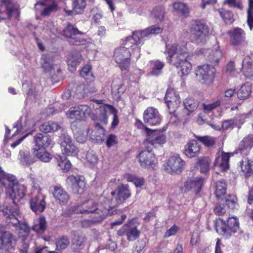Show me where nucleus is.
<instances>
[{
  "label": "nucleus",
  "instance_id": "obj_44",
  "mask_svg": "<svg viewBox=\"0 0 253 253\" xmlns=\"http://www.w3.org/2000/svg\"><path fill=\"white\" fill-rule=\"evenodd\" d=\"M226 184L223 180L216 182L215 195L218 199H223V197L226 192Z\"/></svg>",
  "mask_w": 253,
  "mask_h": 253
},
{
  "label": "nucleus",
  "instance_id": "obj_62",
  "mask_svg": "<svg viewBox=\"0 0 253 253\" xmlns=\"http://www.w3.org/2000/svg\"><path fill=\"white\" fill-rule=\"evenodd\" d=\"M57 10V5L53 3L51 5L44 8V10L41 12V14L43 16H46L50 15V14Z\"/></svg>",
  "mask_w": 253,
  "mask_h": 253
},
{
  "label": "nucleus",
  "instance_id": "obj_18",
  "mask_svg": "<svg viewBox=\"0 0 253 253\" xmlns=\"http://www.w3.org/2000/svg\"><path fill=\"white\" fill-rule=\"evenodd\" d=\"M14 245V238L10 232L7 231L1 233L0 235V250L2 253H8Z\"/></svg>",
  "mask_w": 253,
  "mask_h": 253
},
{
  "label": "nucleus",
  "instance_id": "obj_31",
  "mask_svg": "<svg viewBox=\"0 0 253 253\" xmlns=\"http://www.w3.org/2000/svg\"><path fill=\"white\" fill-rule=\"evenodd\" d=\"M71 128L77 141L79 143H84L86 140L88 132L82 128L78 127L75 123H72Z\"/></svg>",
  "mask_w": 253,
  "mask_h": 253
},
{
  "label": "nucleus",
  "instance_id": "obj_5",
  "mask_svg": "<svg viewBox=\"0 0 253 253\" xmlns=\"http://www.w3.org/2000/svg\"><path fill=\"white\" fill-rule=\"evenodd\" d=\"M214 68L208 64L198 66L195 69L196 78L200 83L209 84L214 78Z\"/></svg>",
  "mask_w": 253,
  "mask_h": 253
},
{
  "label": "nucleus",
  "instance_id": "obj_46",
  "mask_svg": "<svg viewBox=\"0 0 253 253\" xmlns=\"http://www.w3.org/2000/svg\"><path fill=\"white\" fill-rule=\"evenodd\" d=\"M33 126V124H30L29 121L27 117H21L17 121L15 127L17 128V130L22 131L28 130Z\"/></svg>",
  "mask_w": 253,
  "mask_h": 253
},
{
  "label": "nucleus",
  "instance_id": "obj_24",
  "mask_svg": "<svg viewBox=\"0 0 253 253\" xmlns=\"http://www.w3.org/2000/svg\"><path fill=\"white\" fill-rule=\"evenodd\" d=\"M34 141L36 147L39 149L46 148L53 143V138L47 134L37 133L34 136Z\"/></svg>",
  "mask_w": 253,
  "mask_h": 253
},
{
  "label": "nucleus",
  "instance_id": "obj_2",
  "mask_svg": "<svg viewBox=\"0 0 253 253\" xmlns=\"http://www.w3.org/2000/svg\"><path fill=\"white\" fill-rule=\"evenodd\" d=\"M82 208L77 211L78 213L89 214L90 213H96L100 214V219L99 221H101L105 219L107 215H112L117 213V210L114 206H111L109 204L106 205L102 208V206L98 205V204L91 200L85 201L82 205Z\"/></svg>",
  "mask_w": 253,
  "mask_h": 253
},
{
  "label": "nucleus",
  "instance_id": "obj_45",
  "mask_svg": "<svg viewBox=\"0 0 253 253\" xmlns=\"http://www.w3.org/2000/svg\"><path fill=\"white\" fill-rule=\"evenodd\" d=\"M183 104L185 109L189 112L187 115H189L190 113L194 112L197 108L199 102L194 99L187 98L185 100Z\"/></svg>",
  "mask_w": 253,
  "mask_h": 253
},
{
  "label": "nucleus",
  "instance_id": "obj_55",
  "mask_svg": "<svg viewBox=\"0 0 253 253\" xmlns=\"http://www.w3.org/2000/svg\"><path fill=\"white\" fill-rule=\"evenodd\" d=\"M58 166L64 172L68 171L71 168V164L70 161L66 159L65 157H60L57 160Z\"/></svg>",
  "mask_w": 253,
  "mask_h": 253
},
{
  "label": "nucleus",
  "instance_id": "obj_39",
  "mask_svg": "<svg viewBox=\"0 0 253 253\" xmlns=\"http://www.w3.org/2000/svg\"><path fill=\"white\" fill-rule=\"evenodd\" d=\"M211 164L210 159L206 157L198 158L197 162V168L200 169L201 173H207L209 170V167Z\"/></svg>",
  "mask_w": 253,
  "mask_h": 253
},
{
  "label": "nucleus",
  "instance_id": "obj_17",
  "mask_svg": "<svg viewBox=\"0 0 253 253\" xmlns=\"http://www.w3.org/2000/svg\"><path fill=\"white\" fill-rule=\"evenodd\" d=\"M143 119L145 123L152 126L159 125L161 121L159 111L153 107H149L144 111Z\"/></svg>",
  "mask_w": 253,
  "mask_h": 253
},
{
  "label": "nucleus",
  "instance_id": "obj_60",
  "mask_svg": "<svg viewBox=\"0 0 253 253\" xmlns=\"http://www.w3.org/2000/svg\"><path fill=\"white\" fill-rule=\"evenodd\" d=\"M220 104L221 101L220 100H217L216 101L212 103L208 104L207 105L205 104H203V109L204 110L205 113H208L211 111L212 109L219 106L220 105Z\"/></svg>",
  "mask_w": 253,
  "mask_h": 253
},
{
  "label": "nucleus",
  "instance_id": "obj_41",
  "mask_svg": "<svg viewBox=\"0 0 253 253\" xmlns=\"http://www.w3.org/2000/svg\"><path fill=\"white\" fill-rule=\"evenodd\" d=\"M252 92V85L249 83H246L239 89L237 96L239 98L244 99L250 96Z\"/></svg>",
  "mask_w": 253,
  "mask_h": 253
},
{
  "label": "nucleus",
  "instance_id": "obj_26",
  "mask_svg": "<svg viewBox=\"0 0 253 253\" xmlns=\"http://www.w3.org/2000/svg\"><path fill=\"white\" fill-rule=\"evenodd\" d=\"M201 149L197 141L191 140L185 146L184 154L188 158H192L199 155Z\"/></svg>",
  "mask_w": 253,
  "mask_h": 253
},
{
  "label": "nucleus",
  "instance_id": "obj_22",
  "mask_svg": "<svg viewBox=\"0 0 253 253\" xmlns=\"http://www.w3.org/2000/svg\"><path fill=\"white\" fill-rule=\"evenodd\" d=\"M165 102L169 110L174 111L180 103V97L173 89H168L165 95Z\"/></svg>",
  "mask_w": 253,
  "mask_h": 253
},
{
  "label": "nucleus",
  "instance_id": "obj_6",
  "mask_svg": "<svg viewBox=\"0 0 253 253\" xmlns=\"http://www.w3.org/2000/svg\"><path fill=\"white\" fill-rule=\"evenodd\" d=\"M191 32L197 42L204 43L209 35L208 26L201 21H195L192 25Z\"/></svg>",
  "mask_w": 253,
  "mask_h": 253
},
{
  "label": "nucleus",
  "instance_id": "obj_4",
  "mask_svg": "<svg viewBox=\"0 0 253 253\" xmlns=\"http://www.w3.org/2000/svg\"><path fill=\"white\" fill-rule=\"evenodd\" d=\"M2 186H4L6 189V196L15 197V195H13V190L14 189L18 190V191L17 196L21 197L23 195L25 189L24 185L19 184L14 175H6L0 183L1 189Z\"/></svg>",
  "mask_w": 253,
  "mask_h": 253
},
{
  "label": "nucleus",
  "instance_id": "obj_40",
  "mask_svg": "<svg viewBox=\"0 0 253 253\" xmlns=\"http://www.w3.org/2000/svg\"><path fill=\"white\" fill-rule=\"evenodd\" d=\"M46 228V222L44 217H40L34 221L32 229L39 233L42 234Z\"/></svg>",
  "mask_w": 253,
  "mask_h": 253
},
{
  "label": "nucleus",
  "instance_id": "obj_42",
  "mask_svg": "<svg viewBox=\"0 0 253 253\" xmlns=\"http://www.w3.org/2000/svg\"><path fill=\"white\" fill-rule=\"evenodd\" d=\"M222 57V52L219 49L211 50L207 56V60L212 64L211 66H215L218 64L219 60Z\"/></svg>",
  "mask_w": 253,
  "mask_h": 253
},
{
  "label": "nucleus",
  "instance_id": "obj_25",
  "mask_svg": "<svg viewBox=\"0 0 253 253\" xmlns=\"http://www.w3.org/2000/svg\"><path fill=\"white\" fill-rule=\"evenodd\" d=\"M117 196L115 198L116 205H119L124 203L131 196V193L127 185L121 184L119 185L116 190Z\"/></svg>",
  "mask_w": 253,
  "mask_h": 253
},
{
  "label": "nucleus",
  "instance_id": "obj_63",
  "mask_svg": "<svg viewBox=\"0 0 253 253\" xmlns=\"http://www.w3.org/2000/svg\"><path fill=\"white\" fill-rule=\"evenodd\" d=\"M87 161L92 165L95 164L98 160L97 156L92 151L88 152L86 154Z\"/></svg>",
  "mask_w": 253,
  "mask_h": 253
},
{
  "label": "nucleus",
  "instance_id": "obj_56",
  "mask_svg": "<svg viewBox=\"0 0 253 253\" xmlns=\"http://www.w3.org/2000/svg\"><path fill=\"white\" fill-rule=\"evenodd\" d=\"M69 243L68 238L66 237L61 238L56 242V250L60 251L66 249L69 245Z\"/></svg>",
  "mask_w": 253,
  "mask_h": 253
},
{
  "label": "nucleus",
  "instance_id": "obj_27",
  "mask_svg": "<svg viewBox=\"0 0 253 253\" xmlns=\"http://www.w3.org/2000/svg\"><path fill=\"white\" fill-rule=\"evenodd\" d=\"M45 207V202L43 196L38 195L33 197L30 201V208L36 213L42 212Z\"/></svg>",
  "mask_w": 253,
  "mask_h": 253
},
{
  "label": "nucleus",
  "instance_id": "obj_9",
  "mask_svg": "<svg viewBox=\"0 0 253 253\" xmlns=\"http://www.w3.org/2000/svg\"><path fill=\"white\" fill-rule=\"evenodd\" d=\"M63 35L69 39V42L71 44L80 45L85 44L87 42L84 38H76L77 35H83V33L80 31L76 27L69 23L67 27L63 31Z\"/></svg>",
  "mask_w": 253,
  "mask_h": 253
},
{
  "label": "nucleus",
  "instance_id": "obj_23",
  "mask_svg": "<svg viewBox=\"0 0 253 253\" xmlns=\"http://www.w3.org/2000/svg\"><path fill=\"white\" fill-rule=\"evenodd\" d=\"M0 212L9 219L10 221H8V222L16 226L19 225V221L16 217V215H17L19 213V210L16 206L14 207H11L10 206L3 207L2 209L0 210Z\"/></svg>",
  "mask_w": 253,
  "mask_h": 253
},
{
  "label": "nucleus",
  "instance_id": "obj_3",
  "mask_svg": "<svg viewBox=\"0 0 253 253\" xmlns=\"http://www.w3.org/2000/svg\"><path fill=\"white\" fill-rule=\"evenodd\" d=\"M162 31L163 29L159 26H152L143 30L134 32L132 37L126 38V45L127 46H131V44H137L140 43V39L143 37L148 36L150 34H160Z\"/></svg>",
  "mask_w": 253,
  "mask_h": 253
},
{
  "label": "nucleus",
  "instance_id": "obj_20",
  "mask_svg": "<svg viewBox=\"0 0 253 253\" xmlns=\"http://www.w3.org/2000/svg\"><path fill=\"white\" fill-rule=\"evenodd\" d=\"M15 8L10 0H0V20L10 18L13 13H17Z\"/></svg>",
  "mask_w": 253,
  "mask_h": 253
},
{
  "label": "nucleus",
  "instance_id": "obj_12",
  "mask_svg": "<svg viewBox=\"0 0 253 253\" xmlns=\"http://www.w3.org/2000/svg\"><path fill=\"white\" fill-rule=\"evenodd\" d=\"M90 113V108L85 105H81L71 108L67 115L70 119L80 121L89 116Z\"/></svg>",
  "mask_w": 253,
  "mask_h": 253
},
{
  "label": "nucleus",
  "instance_id": "obj_13",
  "mask_svg": "<svg viewBox=\"0 0 253 253\" xmlns=\"http://www.w3.org/2000/svg\"><path fill=\"white\" fill-rule=\"evenodd\" d=\"M68 188L75 194H81L85 187L84 180L80 175H70L66 180Z\"/></svg>",
  "mask_w": 253,
  "mask_h": 253
},
{
  "label": "nucleus",
  "instance_id": "obj_61",
  "mask_svg": "<svg viewBox=\"0 0 253 253\" xmlns=\"http://www.w3.org/2000/svg\"><path fill=\"white\" fill-rule=\"evenodd\" d=\"M224 4H226L229 7H234L240 9L243 8L242 4L240 0H225Z\"/></svg>",
  "mask_w": 253,
  "mask_h": 253
},
{
  "label": "nucleus",
  "instance_id": "obj_7",
  "mask_svg": "<svg viewBox=\"0 0 253 253\" xmlns=\"http://www.w3.org/2000/svg\"><path fill=\"white\" fill-rule=\"evenodd\" d=\"M59 143L61 151L66 155H75L78 149L72 137L67 133L63 132L59 136Z\"/></svg>",
  "mask_w": 253,
  "mask_h": 253
},
{
  "label": "nucleus",
  "instance_id": "obj_37",
  "mask_svg": "<svg viewBox=\"0 0 253 253\" xmlns=\"http://www.w3.org/2000/svg\"><path fill=\"white\" fill-rule=\"evenodd\" d=\"M20 161L21 163L26 166H30L35 162V159L29 151L21 150L19 152Z\"/></svg>",
  "mask_w": 253,
  "mask_h": 253
},
{
  "label": "nucleus",
  "instance_id": "obj_29",
  "mask_svg": "<svg viewBox=\"0 0 253 253\" xmlns=\"http://www.w3.org/2000/svg\"><path fill=\"white\" fill-rule=\"evenodd\" d=\"M83 58L79 52H72L68 58V65L71 72L74 71L77 67L82 62Z\"/></svg>",
  "mask_w": 253,
  "mask_h": 253
},
{
  "label": "nucleus",
  "instance_id": "obj_47",
  "mask_svg": "<svg viewBox=\"0 0 253 253\" xmlns=\"http://www.w3.org/2000/svg\"><path fill=\"white\" fill-rule=\"evenodd\" d=\"M34 153L40 161L45 163L49 162L52 158L51 154L45 150H34Z\"/></svg>",
  "mask_w": 253,
  "mask_h": 253
},
{
  "label": "nucleus",
  "instance_id": "obj_1",
  "mask_svg": "<svg viewBox=\"0 0 253 253\" xmlns=\"http://www.w3.org/2000/svg\"><path fill=\"white\" fill-rule=\"evenodd\" d=\"M168 61L177 68H180L182 75H188L192 69V65L188 61L189 52L185 42L173 43L166 45Z\"/></svg>",
  "mask_w": 253,
  "mask_h": 253
},
{
  "label": "nucleus",
  "instance_id": "obj_54",
  "mask_svg": "<svg viewBox=\"0 0 253 253\" xmlns=\"http://www.w3.org/2000/svg\"><path fill=\"white\" fill-rule=\"evenodd\" d=\"M249 7L247 10V23L251 30L253 27V0H248Z\"/></svg>",
  "mask_w": 253,
  "mask_h": 253
},
{
  "label": "nucleus",
  "instance_id": "obj_19",
  "mask_svg": "<svg viewBox=\"0 0 253 253\" xmlns=\"http://www.w3.org/2000/svg\"><path fill=\"white\" fill-rule=\"evenodd\" d=\"M152 149L147 148L145 145V149L139 155V161L141 167L143 168L153 167L154 164V154L152 152Z\"/></svg>",
  "mask_w": 253,
  "mask_h": 253
},
{
  "label": "nucleus",
  "instance_id": "obj_43",
  "mask_svg": "<svg viewBox=\"0 0 253 253\" xmlns=\"http://www.w3.org/2000/svg\"><path fill=\"white\" fill-rule=\"evenodd\" d=\"M165 11L163 7H155L151 12V17L155 19V22H161L165 17Z\"/></svg>",
  "mask_w": 253,
  "mask_h": 253
},
{
  "label": "nucleus",
  "instance_id": "obj_48",
  "mask_svg": "<svg viewBox=\"0 0 253 253\" xmlns=\"http://www.w3.org/2000/svg\"><path fill=\"white\" fill-rule=\"evenodd\" d=\"M215 11L219 13L222 19L227 24H231L234 21L233 14L231 11L223 9H217Z\"/></svg>",
  "mask_w": 253,
  "mask_h": 253
},
{
  "label": "nucleus",
  "instance_id": "obj_10",
  "mask_svg": "<svg viewBox=\"0 0 253 253\" xmlns=\"http://www.w3.org/2000/svg\"><path fill=\"white\" fill-rule=\"evenodd\" d=\"M239 228V224L237 219L234 217H229L227 220V223L222 219L220 223L216 224L215 226L217 232L228 235L236 233Z\"/></svg>",
  "mask_w": 253,
  "mask_h": 253
},
{
  "label": "nucleus",
  "instance_id": "obj_49",
  "mask_svg": "<svg viewBox=\"0 0 253 253\" xmlns=\"http://www.w3.org/2000/svg\"><path fill=\"white\" fill-rule=\"evenodd\" d=\"M112 91L115 94H121L125 91V88L123 86V84L120 79H115L112 84Z\"/></svg>",
  "mask_w": 253,
  "mask_h": 253
},
{
  "label": "nucleus",
  "instance_id": "obj_33",
  "mask_svg": "<svg viewBox=\"0 0 253 253\" xmlns=\"http://www.w3.org/2000/svg\"><path fill=\"white\" fill-rule=\"evenodd\" d=\"M172 7L175 12L184 18L187 17L189 15L188 7L183 2H175L172 4Z\"/></svg>",
  "mask_w": 253,
  "mask_h": 253
},
{
  "label": "nucleus",
  "instance_id": "obj_64",
  "mask_svg": "<svg viewBox=\"0 0 253 253\" xmlns=\"http://www.w3.org/2000/svg\"><path fill=\"white\" fill-rule=\"evenodd\" d=\"M117 136L114 134H110L106 140V145L108 147H111L117 144Z\"/></svg>",
  "mask_w": 253,
  "mask_h": 253
},
{
  "label": "nucleus",
  "instance_id": "obj_36",
  "mask_svg": "<svg viewBox=\"0 0 253 253\" xmlns=\"http://www.w3.org/2000/svg\"><path fill=\"white\" fill-rule=\"evenodd\" d=\"M253 146V135H248L243 138L240 143L238 150L241 153L245 151L250 150Z\"/></svg>",
  "mask_w": 253,
  "mask_h": 253
},
{
  "label": "nucleus",
  "instance_id": "obj_30",
  "mask_svg": "<svg viewBox=\"0 0 253 253\" xmlns=\"http://www.w3.org/2000/svg\"><path fill=\"white\" fill-rule=\"evenodd\" d=\"M53 195L60 205L66 204L69 199V195L66 192L59 187H55L54 188Z\"/></svg>",
  "mask_w": 253,
  "mask_h": 253
},
{
  "label": "nucleus",
  "instance_id": "obj_34",
  "mask_svg": "<svg viewBox=\"0 0 253 253\" xmlns=\"http://www.w3.org/2000/svg\"><path fill=\"white\" fill-rule=\"evenodd\" d=\"M242 70L245 76L253 78V62L249 57H245L243 61Z\"/></svg>",
  "mask_w": 253,
  "mask_h": 253
},
{
  "label": "nucleus",
  "instance_id": "obj_15",
  "mask_svg": "<svg viewBox=\"0 0 253 253\" xmlns=\"http://www.w3.org/2000/svg\"><path fill=\"white\" fill-rule=\"evenodd\" d=\"M42 66L45 73L50 75H56L61 72V69L53 63V58L49 55H43L41 58Z\"/></svg>",
  "mask_w": 253,
  "mask_h": 253
},
{
  "label": "nucleus",
  "instance_id": "obj_35",
  "mask_svg": "<svg viewBox=\"0 0 253 253\" xmlns=\"http://www.w3.org/2000/svg\"><path fill=\"white\" fill-rule=\"evenodd\" d=\"M166 142V136L164 134H161L155 136L154 138L147 140L144 142L145 145L147 148L153 149V147H156L158 145H161Z\"/></svg>",
  "mask_w": 253,
  "mask_h": 253
},
{
  "label": "nucleus",
  "instance_id": "obj_11",
  "mask_svg": "<svg viewBox=\"0 0 253 253\" xmlns=\"http://www.w3.org/2000/svg\"><path fill=\"white\" fill-rule=\"evenodd\" d=\"M130 57V53L127 47H120L114 51V58L122 70H126L128 68Z\"/></svg>",
  "mask_w": 253,
  "mask_h": 253
},
{
  "label": "nucleus",
  "instance_id": "obj_28",
  "mask_svg": "<svg viewBox=\"0 0 253 253\" xmlns=\"http://www.w3.org/2000/svg\"><path fill=\"white\" fill-rule=\"evenodd\" d=\"M94 126V129L90 133V138L97 143L102 142L105 139V130L98 123H95Z\"/></svg>",
  "mask_w": 253,
  "mask_h": 253
},
{
  "label": "nucleus",
  "instance_id": "obj_53",
  "mask_svg": "<svg viewBox=\"0 0 253 253\" xmlns=\"http://www.w3.org/2000/svg\"><path fill=\"white\" fill-rule=\"evenodd\" d=\"M96 113H98V119L104 125L108 123V114L106 108L104 106H100L96 109Z\"/></svg>",
  "mask_w": 253,
  "mask_h": 253
},
{
  "label": "nucleus",
  "instance_id": "obj_21",
  "mask_svg": "<svg viewBox=\"0 0 253 253\" xmlns=\"http://www.w3.org/2000/svg\"><path fill=\"white\" fill-rule=\"evenodd\" d=\"M230 36V42L232 45L238 46L242 44H247L246 34L245 32L241 28H235L228 32Z\"/></svg>",
  "mask_w": 253,
  "mask_h": 253
},
{
  "label": "nucleus",
  "instance_id": "obj_52",
  "mask_svg": "<svg viewBox=\"0 0 253 253\" xmlns=\"http://www.w3.org/2000/svg\"><path fill=\"white\" fill-rule=\"evenodd\" d=\"M125 178L128 181L132 182L137 187H141L144 185V180L143 178L137 177L130 174H126Z\"/></svg>",
  "mask_w": 253,
  "mask_h": 253
},
{
  "label": "nucleus",
  "instance_id": "obj_59",
  "mask_svg": "<svg viewBox=\"0 0 253 253\" xmlns=\"http://www.w3.org/2000/svg\"><path fill=\"white\" fill-rule=\"evenodd\" d=\"M164 64L163 62L156 61L154 63V67L151 72L152 75H159L162 69L164 67Z\"/></svg>",
  "mask_w": 253,
  "mask_h": 253
},
{
  "label": "nucleus",
  "instance_id": "obj_57",
  "mask_svg": "<svg viewBox=\"0 0 253 253\" xmlns=\"http://www.w3.org/2000/svg\"><path fill=\"white\" fill-rule=\"evenodd\" d=\"M85 241V237L83 235L75 236L73 240V245L76 246V250L82 248Z\"/></svg>",
  "mask_w": 253,
  "mask_h": 253
},
{
  "label": "nucleus",
  "instance_id": "obj_14",
  "mask_svg": "<svg viewBox=\"0 0 253 253\" xmlns=\"http://www.w3.org/2000/svg\"><path fill=\"white\" fill-rule=\"evenodd\" d=\"M184 162L178 156L170 157L167 163L166 170L171 174L179 173L182 171Z\"/></svg>",
  "mask_w": 253,
  "mask_h": 253
},
{
  "label": "nucleus",
  "instance_id": "obj_8",
  "mask_svg": "<svg viewBox=\"0 0 253 253\" xmlns=\"http://www.w3.org/2000/svg\"><path fill=\"white\" fill-rule=\"evenodd\" d=\"M138 223L129 221L118 231V234L120 236L125 235L129 242L134 241L138 239L140 235L141 232L138 228Z\"/></svg>",
  "mask_w": 253,
  "mask_h": 253
},
{
  "label": "nucleus",
  "instance_id": "obj_58",
  "mask_svg": "<svg viewBox=\"0 0 253 253\" xmlns=\"http://www.w3.org/2000/svg\"><path fill=\"white\" fill-rule=\"evenodd\" d=\"M225 199V204L230 209H234L236 203L237 199L234 195H228L226 197H224Z\"/></svg>",
  "mask_w": 253,
  "mask_h": 253
},
{
  "label": "nucleus",
  "instance_id": "obj_38",
  "mask_svg": "<svg viewBox=\"0 0 253 253\" xmlns=\"http://www.w3.org/2000/svg\"><path fill=\"white\" fill-rule=\"evenodd\" d=\"M240 164L242 171L247 176H250L253 173V161L245 158L240 162Z\"/></svg>",
  "mask_w": 253,
  "mask_h": 253
},
{
  "label": "nucleus",
  "instance_id": "obj_16",
  "mask_svg": "<svg viewBox=\"0 0 253 253\" xmlns=\"http://www.w3.org/2000/svg\"><path fill=\"white\" fill-rule=\"evenodd\" d=\"M204 180L202 177L189 178L184 183V187L181 188V192L185 193L191 190L197 194L201 191Z\"/></svg>",
  "mask_w": 253,
  "mask_h": 253
},
{
  "label": "nucleus",
  "instance_id": "obj_32",
  "mask_svg": "<svg viewBox=\"0 0 253 253\" xmlns=\"http://www.w3.org/2000/svg\"><path fill=\"white\" fill-rule=\"evenodd\" d=\"M230 155L229 153L222 152L221 157H218L216 158L214 165L215 167H218L223 171H225L229 168V160Z\"/></svg>",
  "mask_w": 253,
  "mask_h": 253
},
{
  "label": "nucleus",
  "instance_id": "obj_51",
  "mask_svg": "<svg viewBox=\"0 0 253 253\" xmlns=\"http://www.w3.org/2000/svg\"><path fill=\"white\" fill-rule=\"evenodd\" d=\"M85 6V0H74L73 2V10L76 14L81 13Z\"/></svg>",
  "mask_w": 253,
  "mask_h": 253
},
{
  "label": "nucleus",
  "instance_id": "obj_50",
  "mask_svg": "<svg viewBox=\"0 0 253 253\" xmlns=\"http://www.w3.org/2000/svg\"><path fill=\"white\" fill-rule=\"evenodd\" d=\"M194 136L201 142L204 144L205 146L207 147H211L213 146L215 142V139L210 136H199L194 135Z\"/></svg>",
  "mask_w": 253,
  "mask_h": 253
}]
</instances>
